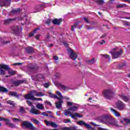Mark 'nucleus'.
<instances>
[{"instance_id": "nucleus-19", "label": "nucleus", "mask_w": 130, "mask_h": 130, "mask_svg": "<svg viewBox=\"0 0 130 130\" xmlns=\"http://www.w3.org/2000/svg\"><path fill=\"white\" fill-rule=\"evenodd\" d=\"M59 100L58 102L56 103V107L57 108H60L61 107V104H62V103H63V101H62V100H60V99H59V98H58V99H57Z\"/></svg>"}, {"instance_id": "nucleus-31", "label": "nucleus", "mask_w": 130, "mask_h": 130, "mask_svg": "<svg viewBox=\"0 0 130 130\" xmlns=\"http://www.w3.org/2000/svg\"><path fill=\"white\" fill-rule=\"evenodd\" d=\"M12 21H13V19H11L5 20H4V24L5 25L9 24V23H11V22H12Z\"/></svg>"}, {"instance_id": "nucleus-9", "label": "nucleus", "mask_w": 130, "mask_h": 130, "mask_svg": "<svg viewBox=\"0 0 130 130\" xmlns=\"http://www.w3.org/2000/svg\"><path fill=\"white\" fill-rule=\"evenodd\" d=\"M11 5V0H0V7H8Z\"/></svg>"}, {"instance_id": "nucleus-7", "label": "nucleus", "mask_w": 130, "mask_h": 130, "mask_svg": "<svg viewBox=\"0 0 130 130\" xmlns=\"http://www.w3.org/2000/svg\"><path fill=\"white\" fill-rule=\"evenodd\" d=\"M25 99H28V100H38V101H42L41 98H35L34 95L31 93H28L24 96Z\"/></svg>"}, {"instance_id": "nucleus-4", "label": "nucleus", "mask_w": 130, "mask_h": 130, "mask_svg": "<svg viewBox=\"0 0 130 130\" xmlns=\"http://www.w3.org/2000/svg\"><path fill=\"white\" fill-rule=\"evenodd\" d=\"M67 53L68 55H69V57L73 60H76L78 58V54L71 48L68 49Z\"/></svg>"}, {"instance_id": "nucleus-1", "label": "nucleus", "mask_w": 130, "mask_h": 130, "mask_svg": "<svg viewBox=\"0 0 130 130\" xmlns=\"http://www.w3.org/2000/svg\"><path fill=\"white\" fill-rule=\"evenodd\" d=\"M115 94V90L111 88L106 89L103 90V95L105 98L108 99L110 100V99H112L113 96Z\"/></svg>"}, {"instance_id": "nucleus-22", "label": "nucleus", "mask_w": 130, "mask_h": 130, "mask_svg": "<svg viewBox=\"0 0 130 130\" xmlns=\"http://www.w3.org/2000/svg\"><path fill=\"white\" fill-rule=\"evenodd\" d=\"M53 23L54 25H59L61 23V19H55L53 20Z\"/></svg>"}, {"instance_id": "nucleus-35", "label": "nucleus", "mask_w": 130, "mask_h": 130, "mask_svg": "<svg viewBox=\"0 0 130 130\" xmlns=\"http://www.w3.org/2000/svg\"><path fill=\"white\" fill-rule=\"evenodd\" d=\"M63 130H76V127H71L70 128L64 127L63 128Z\"/></svg>"}, {"instance_id": "nucleus-55", "label": "nucleus", "mask_w": 130, "mask_h": 130, "mask_svg": "<svg viewBox=\"0 0 130 130\" xmlns=\"http://www.w3.org/2000/svg\"><path fill=\"white\" fill-rule=\"evenodd\" d=\"M98 130H106V129L103 128H102L101 127H98Z\"/></svg>"}, {"instance_id": "nucleus-59", "label": "nucleus", "mask_w": 130, "mask_h": 130, "mask_svg": "<svg viewBox=\"0 0 130 130\" xmlns=\"http://www.w3.org/2000/svg\"><path fill=\"white\" fill-rule=\"evenodd\" d=\"M20 64H22V63H15L13 64V66H20Z\"/></svg>"}, {"instance_id": "nucleus-42", "label": "nucleus", "mask_w": 130, "mask_h": 130, "mask_svg": "<svg viewBox=\"0 0 130 130\" xmlns=\"http://www.w3.org/2000/svg\"><path fill=\"white\" fill-rule=\"evenodd\" d=\"M84 126H85V127H86V128H88V129L92 128V126H91V125L88 123H85L84 124Z\"/></svg>"}, {"instance_id": "nucleus-3", "label": "nucleus", "mask_w": 130, "mask_h": 130, "mask_svg": "<svg viewBox=\"0 0 130 130\" xmlns=\"http://www.w3.org/2000/svg\"><path fill=\"white\" fill-rule=\"evenodd\" d=\"M122 50L121 49H118L117 48H114L112 49V51L111 52L113 58H117L122 54Z\"/></svg>"}, {"instance_id": "nucleus-61", "label": "nucleus", "mask_w": 130, "mask_h": 130, "mask_svg": "<svg viewBox=\"0 0 130 130\" xmlns=\"http://www.w3.org/2000/svg\"><path fill=\"white\" fill-rule=\"evenodd\" d=\"M5 120V118H3L2 117H0V121H3Z\"/></svg>"}, {"instance_id": "nucleus-50", "label": "nucleus", "mask_w": 130, "mask_h": 130, "mask_svg": "<svg viewBox=\"0 0 130 130\" xmlns=\"http://www.w3.org/2000/svg\"><path fill=\"white\" fill-rule=\"evenodd\" d=\"M53 58L54 60H58V57L57 56H53Z\"/></svg>"}, {"instance_id": "nucleus-54", "label": "nucleus", "mask_w": 130, "mask_h": 130, "mask_svg": "<svg viewBox=\"0 0 130 130\" xmlns=\"http://www.w3.org/2000/svg\"><path fill=\"white\" fill-rule=\"evenodd\" d=\"M42 115H44V116H48V115L46 114V112L41 113Z\"/></svg>"}, {"instance_id": "nucleus-51", "label": "nucleus", "mask_w": 130, "mask_h": 130, "mask_svg": "<svg viewBox=\"0 0 130 130\" xmlns=\"http://www.w3.org/2000/svg\"><path fill=\"white\" fill-rule=\"evenodd\" d=\"M51 22V21L50 20V19H48L46 22V23H47L48 25H49V24H50Z\"/></svg>"}, {"instance_id": "nucleus-20", "label": "nucleus", "mask_w": 130, "mask_h": 130, "mask_svg": "<svg viewBox=\"0 0 130 130\" xmlns=\"http://www.w3.org/2000/svg\"><path fill=\"white\" fill-rule=\"evenodd\" d=\"M4 121H6V123L7 125H8V126H11V127H14L15 126V125H14L13 123L10 122V120L8 119H4Z\"/></svg>"}, {"instance_id": "nucleus-21", "label": "nucleus", "mask_w": 130, "mask_h": 130, "mask_svg": "<svg viewBox=\"0 0 130 130\" xmlns=\"http://www.w3.org/2000/svg\"><path fill=\"white\" fill-rule=\"evenodd\" d=\"M119 96L121 98V99H122V100L125 101V102H127V101L129 100V98L124 95V94H121V95H119Z\"/></svg>"}, {"instance_id": "nucleus-44", "label": "nucleus", "mask_w": 130, "mask_h": 130, "mask_svg": "<svg viewBox=\"0 0 130 130\" xmlns=\"http://www.w3.org/2000/svg\"><path fill=\"white\" fill-rule=\"evenodd\" d=\"M12 119L13 120V121L14 122H18V121H21V119L16 118H13Z\"/></svg>"}, {"instance_id": "nucleus-23", "label": "nucleus", "mask_w": 130, "mask_h": 130, "mask_svg": "<svg viewBox=\"0 0 130 130\" xmlns=\"http://www.w3.org/2000/svg\"><path fill=\"white\" fill-rule=\"evenodd\" d=\"M25 82H26V81L24 80H18L14 82V86H19V85H20V84H22V83H25Z\"/></svg>"}, {"instance_id": "nucleus-57", "label": "nucleus", "mask_w": 130, "mask_h": 130, "mask_svg": "<svg viewBox=\"0 0 130 130\" xmlns=\"http://www.w3.org/2000/svg\"><path fill=\"white\" fill-rule=\"evenodd\" d=\"M99 43L101 45H102L104 43H105V41L102 40V42H99Z\"/></svg>"}, {"instance_id": "nucleus-5", "label": "nucleus", "mask_w": 130, "mask_h": 130, "mask_svg": "<svg viewBox=\"0 0 130 130\" xmlns=\"http://www.w3.org/2000/svg\"><path fill=\"white\" fill-rule=\"evenodd\" d=\"M21 126H22L23 128H24L25 127H27V128H29V129L31 130L35 129V127H34V125H33V124L28 121H24L21 124Z\"/></svg>"}, {"instance_id": "nucleus-25", "label": "nucleus", "mask_w": 130, "mask_h": 130, "mask_svg": "<svg viewBox=\"0 0 130 130\" xmlns=\"http://www.w3.org/2000/svg\"><path fill=\"white\" fill-rule=\"evenodd\" d=\"M56 95H57V96H58V97L59 99H60V100L66 98V97H63L62 96V94H61V92H60L58 91H56Z\"/></svg>"}, {"instance_id": "nucleus-56", "label": "nucleus", "mask_w": 130, "mask_h": 130, "mask_svg": "<svg viewBox=\"0 0 130 130\" xmlns=\"http://www.w3.org/2000/svg\"><path fill=\"white\" fill-rule=\"evenodd\" d=\"M90 123H91V124L92 125H94V126H98V125L95 124V123H94V122H91Z\"/></svg>"}, {"instance_id": "nucleus-6", "label": "nucleus", "mask_w": 130, "mask_h": 130, "mask_svg": "<svg viewBox=\"0 0 130 130\" xmlns=\"http://www.w3.org/2000/svg\"><path fill=\"white\" fill-rule=\"evenodd\" d=\"M105 124H107V125H115V126H117V122L115 120V119L114 118H111L108 121H104Z\"/></svg>"}, {"instance_id": "nucleus-16", "label": "nucleus", "mask_w": 130, "mask_h": 130, "mask_svg": "<svg viewBox=\"0 0 130 130\" xmlns=\"http://www.w3.org/2000/svg\"><path fill=\"white\" fill-rule=\"evenodd\" d=\"M79 108V105L78 104H75L74 106L70 107L69 108V110L71 111L72 112H74V111H76V110H78Z\"/></svg>"}, {"instance_id": "nucleus-10", "label": "nucleus", "mask_w": 130, "mask_h": 130, "mask_svg": "<svg viewBox=\"0 0 130 130\" xmlns=\"http://www.w3.org/2000/svg\"><path fill=\"white\" fill-rule=\"evenodd\" d=\"M54 84L55 86H56V87H58V88H60L61 89L64 90V91H67V90H69V87H68V86L64 85L61 83H59L58 82H55Z\"/></svg>"}, {"instance_id": "nucleus-39", "label": "nucleus", "mask_w": 130, "mask_h": 130, "mask_svg": "<svg viewBox=\"0 0 130 130\" xmlns=\"http://www.w3.org/2000/svg\"><path fill=\"white\" fill-rule=\"evenodd\" d=\"M7 104H9V105H12V106H14V105H15V103L12 101H7Z\"/></svg>"}, {"instance_id": "nucleus-17", "label": "nucleus", "mask_w": 130, "mask_h": 130, "mask_svg": "<svg viewBox=\"0 0 130 130\" xmlns=\"http://www.w3.org/2000/svg\"><path fill=\"white\" fill-rule=\"evenodd\" d=\"M12 30L14 33H17L19 31L22 30V27L21 26H16L13 27Z\"/></svg>"}, {"instance_id": "nucleus-41", "label": "nucleus", "mask_w": 130, "mask_h": 130, "mask_svg": "<svg viewBox=\"0 0 130 130\" xmlns=\"http://www.w3.org/2000/svg\"><path fill=\"white\" fill-rule=\"evenodd\" d=\"M19 112H20V113H26V111H25V109L23 107L20 108Z\"/></svg>"}, {"instance_id": "nucleus-33", "label": "nucleus", "mask_w": 130, "mask_h": 130, "mask_svg": "<svg viewBox=\"0 0 130 130\" xmlns=\"http://www.w3.org/2000/svg\"><path fill=\"white\" fill-rule=\"evenodd\" d=\"M95 3H97L98 5H103L104 1L103 0H95Z\"/></svg>"}, {"instance_id": "nucleus-64", "label": "nucleus", "mask_w": 130, "mask_h": 130, "mask_svg": "<svg viewBox=\"0 0 130 130\" xmlns=\"http://www.w3.org/2000/svg\"><path fill=\"white\" fill-rule=\"evenodd\" d=\"M59 111H58L56 112V115H58V116H60V114H59Z\"/></svg>"}, {"instance_id": "nucleus-45", "label": "nucleus", "mask_w": 130, "mask_h": 130, "mask_svg": "<svg viewBox=\"0 0 130 130\" xmlns=\"http://www.w3.org/2000/svg\"><path fill=\"white\" fill-rule=\"evenodd\" d=\"M63 122H64V123H69V122H71V119H65L63 120Z\"/></svg>"}, {"instance_id": "nucleus-32", "label": "nucleus", "mask_w": 130, "mask_h": 130, "mask_svg": "<svg viewBox=\"0 0 130 130\" xmlns=\"http://www.w3.org/2000/svg\"><path fill=\"white\" fill-rule=\"evenodd\" d=\"M75 104H75L74 103H73L72 102H67V105H68V106H69V107L74 106Z\"/></svg>"}, {"instance_id": "nucleus-30", "label": "nucleus", "mask_w": 130, "mask_h": 130, "mask_svg": "<svg viewBox=\"0 0 130 130\" xmlns=\"http://www.w3.org/2000/svg\"><path fill=\"white\" fill-rule=\"evenodd\" d=\"M25 49L28 53H31L33 52V48L32 47H28Z\"/></svg>"}, {"instance_id": "nucleus-47", "label": "nucleus", "mask_w": 130, "mask_h": 130, "mask_svg": "<svg viewBox=\"0 0 130 130\" xmlns=\"http://www.w3.org/2000/svg\"><path fill=\"white\" fill-rule=\"evenodd\" d=\"M77 26H78V24H75L73 26H72L71 27L72 31H74V29H75V28H77Z\"/></svg>"}, {"instance_id": "nucleus-11", "label": "nucleus", "mask_w": 130, "mask_h": 130, "mask_svg": "<svg viewBox=\"0 0 130 130\" xmlns=\"http://www.w3.org/2000/svg\"><path fill=\"white\" fill-rule=\"evenodd\" d=\"M29 94H32L34 96H36L37 97H42V96L45 95L44 93L42 92H38L37 90H32L30 92Z\"/></svg>"}, {"instance_id": "nucleus-28", "label": "nucleus", "mask_w": 130, "mask_h": 130, "mask_svg": "<svg viewBox=\"0 0 130 130\" xmlns=\"http://www.w3.org/2000/svg\"><path fill=\"white\" fill-rule=\"evenodd\" d=\"M0 92H3L4 93H7V92H9L8 89L6 87L0 86Z\"/></svg>"}, {"instance_id": "nucleus-14", "label": "nucleus", "mask_w": 130, "mask_h": 130, "mask_svg": "<svg viewBox=\"0 0 130 130\" xmlns=\"http://www.w3.org/2000/svg\"><path fill=\"white\" fill-rule=\"evenodd\" d=\"M111 115H110V114L104 115L102 117V119L101 120V121L102 122H104V121H105V120L109 119L110 118L111 119Z\"/></svg>"}, {"instance_id": "nucleus-58", "label": "nucleus", "mask_w": 130, "mask_h": 130, "mask_svg": "<svg viewBox=\"0 0 130 130\" xmlns=\"http://www.w3.org/2000/svg\"><path fill=\"white\" fill-rule=\"evenodd\" d=\"M34 34H35V32H30L29 34V37H32V36H34Z\"/></svg>"}, {"instance_id": "nucleus-13", "label": "nucleus", "mask_w": 130, "mask_h": 130, "mask_svg": "<svg viewBox=\"0 0 130 130\" xmlns=\"http://www.w3.org/2000/svg\"><path fill=\"white\" fill-rule=\"evenodd\" d=\"M45 123L47 125H51V126H52L53 127H57L58 126V125H57L56 123L51 122V121H49L46 120H45Z\"/></svg>"}, {"instance_id": "nucleus-62", "label": "nucleus", "mask_w": 130, "mask_h": 130, "mask_svg": "<svg viewBox=\"0 0 130 130\" xmlns=\"http://www.w3.org/2000/svg\"><path fill=\"white\" fill-rule=\"evenodd\" d=\"M86 27L87 30H90V29H91V28L89 26V25H86Z\"/></svg>"}, {"instance_id": "nucleus-40", "label": "nucleus", "mask_w": 130, "mask_h": 130, "mask_svg": "<svg viewBox=\"0 0 130 130\" xmlns=\"http://www.w3.org/2000/svg\"><path fill=\"white\" fill-rule=\"evenodd\" d=\"M95 62V59L92 58L91 60H88V63L89 64H93V63H94Z\"/></svg>"}, {"instance_id": "nucleus-63", "label": "nucleus", "mask_w": 130, "mask_h": 130, "mask_svg": "<svg viewBox=\"0 0 130 130\" xmlns=\"http://www.w3.org/2000/svg\"><path fill=\"white\" fill-rule=\"evenodd\" d=\"M40 36L38 35L36 36V39H39Z\"/></svg>"}, {"instance_id": "nucleus-53", "label": "nucleus", "mask_w": 130, "mask_h": 130, "mask_svg": "<svg viewBox=\"0 0 130 130\" xmlns=\"http://www.w3.org/2000/svg\"><path fill=\"white\" fill-rule=\"evenodd\" d=\"M63 44L64 45V46H66V47H69V44H68V43L64 42L63 43Z\"/></svg>"}, {"instance_id": "nucleus-12", "label": "nucleus", "mask_w": 130, "mask_h": 130, "mask_svg": "<svg viewBox=\"0 0 130 130\" xmlns=\"http://www.w3.org/2000/svg\"><path fill=\"white\" fill-rule=\"evenodd\" d=\"M124 107H125V105H124V104H123V103L121 102H118L117 103V106H116L117 109H118L119 110H122V109H123Z\"/></svg>"}, {"instance_id": "nucleus-52", "label": "nucleus", "mask_w": 130, "mask_h": 130, "mask_svg": "<svg viewBox=\"0 0 130 130\" xmlns=\"http://www.w3.org/2000/svg\"><path fill=\"white\" fill-rule=\"evenodd\" d=\"M27 104L28 105H29V106H31V105H32V103L30 101H27Z\"/></svg>"}, {"instance_id": "nucleus-26", "label": "nucleus", "mask_w": 130, "mask_h": 130, "mask_svg": "<svg viewBox=\"0 0 130 130\" xmlns=\"http://www.w3.org/2000/svg\"><path fill=\"white\" fill-rule=\"evenodd\" d=\"M8 74H9L11 76H13V75L16 74V71L11 70L10 68L9 69L7 70Z\"/></svg>"}, {"instance_id": "nucleus-36", "label": "nucleus", "mask_w": 130, "mask_h": 130, "mask_svg": "<svg viewBox=\"0 0 130 130\" xmlns=\"http://www.w3.org/2000/svg\"><path fill=\"white\" fill-rule=\"evenodd\" d=\"M102 56H103V57L107 58V59H108V60H110V57L109 56V55L105 54L102 55Z\"/></svg>"}, {"instance_id": "nucleus-43", "label": "nucleus", "mask_w": 130, "mask_h": 130, "mask_svg": "<svg viewBox=\"0 0 130 130\" xmlns=\"http://www.w3.org/2000/svg\"><path fill=\"white\" fill-rule=\"evenodd\" d=\"M85 123H86V122L83 121H79L77 122V124H79V125H85Z\"/></svg>"}, {"instance_id": "nucleus-34", "label": "nucleus", "mask_w": 130, "mask_h": 130, "mask_svg": "<svg viewBox=\"0 0 130 130\" xmlns=\"http://www.w3.org/2000/svg\"><path fill=\"white\" fill-rule=\"evenodd\" d=\"M36 79H37V80H39L40 79H44V77L41 74H39L37 75Z\"/></svg>"}, {"instance_id": "nucleus-48", "label": "nucleus", "mask_w": 130, "mask_h": 130, "mask_svg": "<svg viewBox=\"0 0 130 130\" xmlns=\"http://www.w3.org/2000/svg\"><path fill=\"white\" fill-rule=\"evenodd\" d=\"M45 88H48L49 86H50L49 83H46L44 84Z\"/></svg>"}, {"instance_id": "nucleus-37", "label": "nucleus", "mask_w": 130, "mask_h": 130, "mask_svg": "<svg viewBox=\"0 0 130 130\" xmlns=\"http://www.w3.org/2000/svg\"><path fill=\"white\" fill-rule=\"evenodd\" d=\"M31 120L33 121L34 123H35V124H39V123H40V122L36 119H31Z\"/></svg>"}, {"instance_id": "nucleus-8", "label": "nucleus", "mask_w": 130, "mask_h": 130, "mask_svg": "<svg viewBox=\"0 0 130 130\" xmlns=\"http://www.w3.org/2000/svg\"><path fill=\"white\" fill-rule=\"evenodd\" d=\"M3 69L7 71V70H10V67L7 64H1L0 65V74L1 75H5L6 72L4 70H3Z\"/></svg>"}, {"instance_id": "nucleus-46", "label": "nucleus", "mask_w": 130, "mask_h": 130, "mask_svg": "<svg viewBox=\"0 0 130 130\" xmlns=\"http://www.w3.org/2000/svg\"><path fill=\"white\" fill-rule=\"evenodd\" d=\"M83 20H84L85 22L87 23V24H89L90 23V22H89V20L88 19V18H87L86 17H84Z\"/></svg>"}, {"instance_id": "nucleus-49", "label": "nucleus", "mask_w": 130, "mask_h": 130, "mask_svg": "<svg viewBox=\"0 0 130 130\" xmlns=\"http://www.w3.org/2000/svg\"><path fill=\"white\" fill-rule=\"evenodd\" d=\"M124 121L127 123H130V119H124Z\"/></svg>"}, {"instance_id": "nucleus-18", "label": "nucleus", "mask_w": 130, "mask_h": 130, "mask_svg": "<svg viewBox=\"0 0 130 130\" xmlns=\"http://www.w3.org/2000/svg\"><path fill=\"white\" fill-rule=\"evenodd\" d=\"M110 110L116 117H120V114H119L117 111L111 108H110Z\"/></svg>"}, {"instance_id": "nucleus-2", "label": "nucleus", "mask_w": 130, "mask_h": 130, "mask_svg": "<svg viewBox=\"0 0 130 130\" xmlns=\"http://www.w3.org/2000/svg\"><path fill=\"white\" fill-rule=\"evenodd\" d=\"M64 115L66 116L70 115V116H71L72 118H73V119H76L77 117H79V118H81V117H83V115H81L79 113H74L73 114H72V113H71L70 109L64 110Z\"/></svg>"}, {"instance_id": "nucleus-29", "label": "nucleus", "mask_w": 130, "mask_h": 130, "mask_svg": "<svg viewBox=\"0 0 130 130\" xmlns=\"http://www.w3.org/2000/svg\"><path fill=\"white\" fill-rule=\"evenodd\" d=\"M20 12V8L17 9H13L11 11V14H13V15H15V14H18V13H19Z\"/></svg>"}, {"instance_id": "nucleus-24", "label": "nucleus", "mask_w": 130, "mask_h": 130, "mask_svg": "<svg viewBox=\"0 0 130 130\" xmlns=\"http://www.w3.org/2000/svg\"><path fill=\"white\" fill-rule=\"evenodd\" d=\"M36 107L38 108V109H40V110H43L44 109V106L42 104H37Z\"/></svg>"}, {"instance_id": "nucleus-15", "label": "nucleus", "mask_w": 130, "mask_h": 130, "mask_svg": "<svg viewBox=\"0 0 130 130\" xmlns=\"http://www.w3.org/2000/svg\"><path fill=\"white\" fill-rule=\"evenodd\" d=\"M30 113H32V114H36V115H38L39 114H40V112L34 107L31 108V109H30Z\"/></svg>"}, {"instance_id": "nucleus-27", "label": "nucleus", "mask_w": 130, "mask_h": 130, "mask_svg": "<svg viewBox=\"0 0 130 130\" xmlns=\"http://www.w3.org/2000/svg\"><path fill=\"white\" fill-rule=\"evenodd\" d=\"M48 96L51 98H56V99H58V96H57V95H55V94H53L51 92L48 93Z\"/></svg>"}, {"instance_id": "nucleus-38", "label": "nucleus", "mask_w": 130, "mask_h": 130, "mask_svg": "<svg viewBox=\"0 0 130 130\" xmlns=\"http://www.w3.org/2000/svg\"><path fill=\"white\" fill-rule=\"evenodd\" d=\"M10 95H11V96H14L15 97H19L17 92H11L10 93Z\"/></svg>"}, {"instance_id": "nucleus-60", "label": "nucleus", "mask_w": 130, "mask_h": 130, "mask_svg": "<svg viewBox=\"0 0 130 130\" xmlns=\"http://www.w3.org/2000/svg\"><path fill=\"white\" fill-rule=\"evenodd\" d=\"M46 103L48 104V105H49L50 106H51V103L50 102L46 101Z\"/></svg>"}]
</instances>
